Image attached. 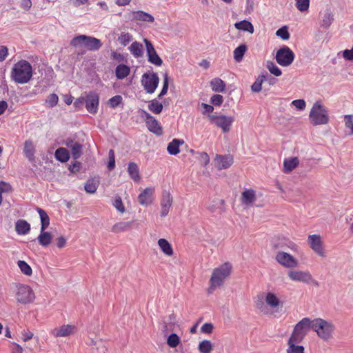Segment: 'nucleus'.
Masks as SVG:
<instances>
[{
	"mask_svg": "<svg viewBox=\"0 0 353 353\" xmlns=\"http://www.w3.org/2000/svg\"><path fill=\"white\" fill-rule=\"evenodd\" d=\"M154 193V188H146L138 196L139 202L142 205H148L152 203V196Z\"/></svg>",
	"mask_w": 353,
	"mask_h": 353,
	"instance_id": "nucleus-20",
	"label": "nucleus"
},
{
	"mask_svg": "<svg viewBox=\"0 0 353 353\" xmlns=\"http://www.w3.org/2000/svg\"><path fill=\"white\" fill-rule=\"evenodd\" d=\"M94 345H96L95 347L92 348V353H105L107 349L105 345H103L102 343L99 345H97V343H94Z\"/></svg>",
	"mask_w": 353,
	"mask_h": 353,
	"instance_id": "nucleus-62",
	"label": "nucleus"
},
{
	"mask_svg": "<svg viewBox=\"0 0 353 353\" xmlns=\"http://www.w3.org/2000/svg\"><path fill=\"white\" fill-rule=\"evenodd\" d=\"M85 108L90 114H96L98 111L99 105V96L94 92H90L84 97Z\"/></svg>",
	"mask_w": 353,
	"mask_h": 353,
	"instance_id": "nucleus-12",
	"label": "nucleus"
},
{
	"mask_svg": "<svg viewBox=\"0 0 353 353\" xmlns=\"http://www.w3.org/2000/svg\"><path fill=\"white\" fill-rule=\"evenodd\" d=\"M343 121L345 128L350 130V134L353 135V114L345 115Z\"/></svg>",
	"mask_w": 353,
	"mask_h": 353,
	"instance_id": "nucleus-52",
	"label": "nucleus"
},
{
	"mask_svg": "<svg viewBox=\"0 0 353 353\" xmlns=\"http://www.w3.org/2000/svg\"><path fill=\"white\" fill-rule=\"evenodd\" d=\"M18 267L21 272L26 276H31L32 274V268L24 261H18Z\"/></svg>",
	"mask_w": 353,
	"mask_h": 353,
	"instance_id": "nucleus-45",
	"label": "nucleus"
},
{
	"mask_svg": "<svg viewBox=\"0 0 353 353\" xmlns=\"http://www.w3.org/2000/svg\"><path fill=\"white\" fill-rule=\"evenodd\" d=\"M143 42L145 45L146 52L148 56V61L156 65L161 66L163 63V61L161 57L157 54L152 43L148 39H144Z\"/></svg>",
	"mask_w": 353,
	"mask_h": 353,
	"instance_id": "nucleus-14",
	"label": "nucleus"
},
{
	"mask_svg": "<svg viewBox=\"0 0 353 353\" xmlns=\"http://www.w3.org/2000/svg\"><path fill=\"white\" fill-rule=\"evenodd\" d=\"M141 116L145 119L146 125L150 132L158 136L163 134L161 126L154 117L143 110H141Z\"/></svg>",
	"mask_w": 353,
	"mask_h": 353,
	"instance_id": "nucleus-11",
	"label": "nucleus"
},
{
	"mask_svg": "<svg viewBox=\"0 0 353 353\" xmlns=\"http://www.w3.org/2000/svg\"><path fill=\"white\" fill-rule=\"evenodd\" d=\"M248 50V47L245 44H241L239 46L234 50V59L236 62H240Z\"/></svg>",
	"mask_w": 353,
	"mask_h": 353,
	"instance_id": "nucleus-38",
	"label": "nucleus"
},
{
	"mask_svg": "<svg viewBox=\"0 0 353 353\" xmlns=\"http://www.w3.org/2000/svg\"><path fill=\"white\" fill-rule=\"evenodd\" d=\"M132 40V35L128 32H121L118 37L119 43L126 46Z\"/></svg>",
	"mask_w": 353,
	"mask_h": 353,
	"instance_id": "nucleus-46",
	"label": "nucleus"
},
{
	"mask_svg": "<svg viewBox=\"0 0 353 353\" xmlns=\"http://www.w3.org/2000/svg\"><path fill=\"white\" fill-rule=\"evenodd\" d=\"M276 35L283 40H288L290 37V34L288 32V27L287 26H284L279 28L276 32Z\"/></svg>",
	"mask_w": 353,
	"mask_h": 353,
	"instance_id": "nucleus-47",
	"label": "nucleus"
},
{
	"mask_svg": "<svg viewBox=\"0 0 353 353\" xmlns=\"http://www.w3.org/2000/svg\"><path fill=\"white\" fill-rule=\"evenodd\" d=\"M291 104L299 110H303L306 106L305 101L303 99L294 100Z\"/></svg>",
	"mask_w": 353,
	"mask_h": 353,
	"instance_id": "nucleus-60",
	"label": "nucleus"
},
{
	"mask_svg": "<svg viewBox=\"0 0 353 353\" xmlns=\"http://www.w3.org/2000/svg\"><path fill=\"white\" fill-rule=\"evenodd\" d=\"M223 96H221L220 94H214L212 96V97L210 99V102L214 105H216V106L221 105L223 103Z\"/></svg>",
	"mask_w": 353,
	"mask_h": 353,
	"instance_id": "nucleus-58",
	"label": "nucleus"
},
{
	"mask_svg": "<svg viewBox=\"0 0 353 353\" xmlns=\"http://www.w3.org/2000/svg\"><path fill=\"white\" fill-rule=\"evenodd\" d=\"M299 163L297 157L285 159L283 161L284 172H290L299 165Z\"/></svg>",
	"mask_w": 353,
	"mask_h": 353,
	"instance_id": "nucleus-32",
	"label": "nucleus"
},
{
	"mask_svg": "<svg viewBox=\"0 0 353 353\" xmlns=\"http://www.w3.org/2000/svg\"><path fill=\"white\" fill-rule=\"evenodd\" d=\"M130 72V68L125 64H119L115 69V76L118 79H123Z\"/></svg>",
	"mask_w": 353,
	"mask_h": 353,
	"instance_id": "nucleus-30",
	"label": "nucleus"
},
{
	"mask_svg": "<svg viewBox=\"0 0 353 353\" xmlns=\"http://www.w3.org/2000/svg\"><path fill=\"white\" fill-rule=\"evenodd\" d=\"M261 76H263V83L267 82L269 85H273L277 82V79L274 77H272L271 75H270L267 72H265V73H262Z\"/></svg>",
	"mask_w": 353,
	"mask_h": 353,
	"instance_id": "nucleus-57",
	"label": "nucleus"
},
{
	"mask_svg": "<svg viewBox=\"0 0 353 353\" xmlns=\"http://www.w3.org/2000/svg\"><path fill=\"white\" fill-rule=\"evenodd\" d=\"M109 170H112L115 168V155L114 151L110 149L108 152V163L107 165Z\"/></svg>",
	"mask_w": 353,
	"mask_h": 353,
	"instance_id": "nucleus-53",
	"label": "nucleus"
},
{
	"mask_svg": "<svg viewBox=\"0 0 353 353\" xmlns=\"http://www.w3.org/2000/svg\"><path fill=\"white\" fill-rule=\"evenodd\" d=\"M213 328H214V326H213L212 323H205L201 326V332L205 333V334H210V333H212Z\"/></svg>",
	"mask_w": 353,
	"mask_h": 353,
	"instance_id": "nucleus-61",
	"label": "nucleus"
},
{
	"mask_svg": "<svg viewBox=\"0 0 353 353\" xmlns=\"http://www.w3.org/2000/svg\"><path fill=\"white\" fill-rule=\"evenodd\" d=\"M208 119L210 123L216 125L222 129L223 132L230 130L231 125L234 122V117L225 115H209Z\"/></svg>",
	"mask_w": 353,
	"mask_h": 353,
	"instance_id": "nucleus-10",
	"label": "nucleus"
},
{
	"mask_svg": "<svg viewBox=\"0 0 353 353\" xmlns=\"http://www.w3.org/2000/svg\"><path fill=\"white\" fill-rule=\"evenodd\" d=\"M70 45L75 48L83 46L90 51H97L102 47V42L97 38L81 34L74 37Z\"/></svg>",
	"mask_w": 353,
	"mask_h": 353,
	"instance_id": "nucleus-5",
	"label": "nucleus"
},
{
	"mask_svg": "<svg viewBox=\"0 0 353 353\" xmlns=\"http://www.w3.org/2000/svg\"><path fill=\"white\" fill-rule=\"evenodd\" d=\"M256 200L255 191L252 189L245 190L242 192L241 201L246 205H251Z\"/></svg>",
	"mask_w": 353,
	"mask_h": 353,
	"instance_id": "nucleus-26",
	"label": "nucleus"
},
{
	"mask_svg": "<svg viewBox=\"0 0 353 353\" xmlns=\"http://www.w3.org/2000/svg\"><path fill=\"white\" fill-rule=\"evenodd\" d=\"M16 299L18 303L26 305L32 303L35 299V296L29 285L19 284L17 286Z\"/></svg>",
	"mask_w": 353,
	"mask_h": 353,
	"instance_id": "nucleus-6",
	"label": "nucleus"
},
{
	"mask_svg": "<svg viewBox=\"0 0 353 353\" xmlns=\"http://www.w3.org/2000/svg\"><path fill=\"white\" fill-rule=\"evenodd\" d=\"M184 143L183 140L174 139L170 143H168L167 147L168 152L171 155H176L179 153V146Z\"/></svg>",
	"mask_w": 353,
	"mask_h": 353,
	"instance_id": "nucleus-28",
	"label": "nucleus"
},
{
	"mask_svg": "<svg viewBox=\"0 0 353 353\" xmlns=\"http://www.w3.org/2000/svg\"><path fill=\"white\" fill-rule=\"evenodd\" d=\"M265 302L269 306H270L272 308L279 306L280 303V301L279 300V299L272 292L267 293L265 296Z\"/></svg>",
	"mask_w": 353,
	"mask_h": 353,
	"instance_id": "nucleus-44",
	"label": "nucleus"
},
{
	"mask_svg": "<svg viewBox=\"0 0 353 353\" xmlns=\"http://www.w3.org/2000/svg\"><path fill=\"white\" fill-rule=\"evenodd\" d=\"M233 163L234 158L231 154H216L214 159L215 166L219 170L229 168Z\"/></svg>",
	"mask_w": 353,
	"mask_h": 353,
	"instance_id": "nucleus-16",
	"label": "nucleus"
},
{
	"mask_svg": "<svg viewBox=\"0 0 353 353\" xmlns=\"http://www.w3.org/2000/svg\"><path fill=\"white\" fill-rule=\"evenodd\" d=\"M128 172L130 177L134 181H139L141 179L139 174V168L137 164L134 162H130L128 166Z\"/></svg>",
	"mask_w": 353,
	"mask_h": 353,
	"instance_id": "nucleus-29",
	"label": "nucleus"
},
{
	"mask_svg": "<svg viewBox=\"0 0 353 353\" xmlns=\"http://www.w3.org/2000/svg\"><path fill=\"white\" fill-rule=\"evenodd\" d=\"M310 248L316 252L319 256L325 257V252L323 247V243L320 235L313 234L310 235Z\"/></svg>",
	"mask_w": 353,
	"mask_h": 353,
	"instance_id": "nucleus-17",
	"label": "nucleus"
},
{
	"mask_svg": "<svg viewBox=\"0 0 353 353\" xmlns=\"http://www.w3.org/2000/svg\"><path fill=\"white\" fill-rule=\"evenodd\" d=\"M148 109L153 113L158 114L162 112L163 105L158 100L153 99L150 101Z\"/></svg>",
	"mask_w": 353,
	"mask_h": 353,
	"instance_id": "nucleus-43",
	"label": "nucleus"
},
{
	"mask_svg": "<svg viewBox=\"0 0 353 353\" xmlns=\"http://www.w3.org/2000/svg\"><path fill=\"white\" fill-rule=\"evenodd\" d=\"M301 342H291L288 341V348L287 349V353H304V347L302 345L298 344Z\"/></svg>",
	"mask_w": 353,
	"mask_h": 353,
	"instance_id": "nucleus-40",
	"label": "nucleus"
},
{
	"mask_svg": "<svg viewBox=\"0 0 353 353\" xmlns=\"http://www.w3.org/2000/svg\"><path fill=\"white\" fill-rule=\"evenodd\" d=\"M11 79L17 83H27L32 77V67L26 60L16 63L11 71Z\"/></svg>",
	"mask_w": 353,
	"mask_h": 353,
	"instance_id": "nucleus-2",
	"label": "nucleus"
},
{
	"mask_svg": "<svg viewBox=\"0 0 353 353\" xmlns=\"http://www.w3.org/2000/svg\"><path fill=\"white\" fill-rule=\"evenodd\" d=\"M128 49L134 57L139 58L143 57V47L141 43L138 41H134L128 48Z\"/></svg>",
	"mask_w": 353,
	"mask_h": 353,
	"instance_id": "nucleus-31",
	"label": "nucleus"
},
{
	"mask_svg": "<svg viewBox=\"0 0 353 353\" xmlns=\"http://www.w3.org/2000/svg\"><path fill=\"white\" fill-rule=\"evenodd\" d=\"M15 230L19 235H26L30 230V225L23 219L18 220L15 224Z\"/></svg>",
	"mask_w": 353,
	"mask_h": 353,
	"instance_id": "nucleus-24",
	"label": "nucleus"
},
{
	"mask_svg": "<svg viewBox=\"0 0 353 353\" xmlns=\"http://www.w3.org/2000/svg\"><path fill=\"white\" fill-rule=\"evenodd\" d=\"M122 101L123 98L121 95H115L109 99L108 104L112 108H115L122 103Z\"/></svg>",
	"mask_w": 353,
	"mask_h": 353,
	"instance_id": "nucleus-55",
	"label": "nucleus"
},
{
	"mask_svg": "<svg viewBox=\"0 0 353 353\" xmlns=\"http://www.w3.org/2000/svg\"><path fill=\"white\" fill-rule=\"evenodd\" d=\"M158 245L160 247L161 251L168 256H172L173 254V250L170 243L165 239H160L158 241Z\"/></svg>",
	"mask_w": 353,
	"mask_h": 353,
	"instance_id": "nucleus-37",
	"label": "nucleus"
},
{
	"mask_svg": "<svg viewBox=\"0 0 353 353\" xmlns=\"http://www.w3.org/2000/svg\"><path fill=\"white\" fill-rule=\"evenodd\" d=\"M266 67L270 72L276 77H279L282 74L279 68L272 61H268Z\"/></svg>",
	"mask_w": 353,
	"mask_h": 353,
	"instance_id": "nucleus-48",
	"label": "nucleus"
},
{
	"mask_svg": "<svg viewBox=\"0 0 353 353\" xmlns=\"http://www.w3.org/2000/svg\"><path fill=\"white\" fill-rule=\"evenodd\" d=\"M296 6L300 11H305L309 8V0H296Z\"/></svg>",
	"mask_w": 353,
	"mask_h": 353,
	"instance_id": "nucleus-56",
	"label": "nucleus"
},
{
	"mask_svg": "<svg viewBox=\"0 0 353 353\" xmlns=\"http://www.w3.org/2000/svg\"><path fill=\"white\" fill-rule=\"evenodd\" d=\"M212 349V344L211 341L208 340L201 341L198 346V350L200 353H211Z\"/></svg>",
	"mask_w": 353,
	"mask_h": 353,
	"instance_id": "nucleus-42",
	"label": "nucleus"
},
{
	"mask_svg": "<svg viewBox=\"0 0 353 353\" xmlns=\"http://www.w3.org/2000/svg\"><path fill=\"white\" fill-rule=\"evenodd\" d=\"M141 82L145 92L152 94L158 87L159 78L155 72H146L142 75Z\"/></svg>",
	"mask_w": 353,
	"mask_h": 353,
	"instance_id": "nucleus-7",
	"label": "nucleus"
},
{
	"mask_svg": "<svg viewBox=\"0 0 353 353\" xmlns=\"http://www.w3.org/2000/svg\"><path fill=\"white\" fill-rule=\"evenodd\" d=\"M8 55V49L5 46H0V62L3 61Z\"/></svg>",
	"mask_w": 353,
	"mask_h": 353,
	"instance_id": "nucleus-63",
	"label": "nucleus"
},
{
	"mask_svg": "<svg viewBox=\"0 0 353 353\" xmlns=\"http://www.w3.org/2000/svg\"><path fill=\"white\" fill-rule=\"evenodd\" d=\"M55 158L60 162H67L70 159L69 151L65 148H59L55 151Z\"/></svg>",
	"mask_w": 353,
	"mask_h": 353,
	"instance_id": "nucleus-35",
	"label": "nucleus"
},
{
	"mask_svg": "<svg viewBox=\"0 0 353 353\" xmlns=\"http://www.w3.org/2000/svg\"><path fill=\"white\" fill-rule=\"evenodd\" d=\"M112 205L121 213H123L125 211V208L123 205L121 197L119 195H116L114 196V200L112 203Z\"/></svg>",
	"mask_w": 353,
	"mask_h": 353,
	"instance_id": "nucleus-50",
	"label": "nucleus"
},
{
	"mask_svg": "<svg viewBox=\"0 0 353 353\" xmlns=\"http://www.w3.org/2000/svg\"><path fill=\"white\" fill-rule=\"evenodd\" d=\"M75 326L72 325H63L60 327L54 328L50 333L54 337H66L72 334L74 332Z\"/></svg>",
	"mask_w": 353,
	"mask_h": 353,
	"instance_id": "nucleus-18",
	"label": "nucleus"
},
{
	"mask_svg": "<svg viewBox=\"0 0 353 353\" xmlns=\"http://www.w3.org/2000/svg\"><path fill=\"white\" fill-rule=\"evenodd\" d=\"M132 18L134 20L150 23H152L154 21V18L152 15L142 10L133 11L132 12Z\"/></svg>",
	"mask_w": 353,
	"mask_h": 353,
	"instance_id": "nucleus-21",
	"label": "nucleus"
},
{
	"mask_svg": "<svg viewBox=\"0 0 353 353\" xmlns=\"http://www.w3.org/2000/svg\"><path fill=\"white\" fill-rule=\"evenodd\" d=\"M294 54L293 51L288 46H284L276 52V61L281 66H288L294 61Z\"/></svg>",
	"mask_w": 353,
	"mask_h": 353,
	"instance_id": "nucleus-9",
	"label": "nucleus"
},
{
	"mask_svg": "<svg viewBox=\"0 0 353 353\" xmlns=\"http://www.w3.org/2000/svg\"><path fill=\"white\" fill-rule=\"evenodd\" d=\"M288 276L291 280L295 281L307 282L309 279L307 273L302 271L291 270L289 272Z\"/></svg>",
	"mask_w": 353,
	"mask_h": 353,
	"instance_id": "nucleus-27",
	"label": "nucleus"
},
{
	"mask_svg": "<svg viewBox=\"0 0 353 353\" xmlns=\"http://www.w3.org/2000/svg\"><path fill=\"white\" fill-rule=\"evenodd\" d=\"M63 144L67 146L71 152L74 159H78L83 154V145L72 138L63 140Z\"/></svg>",
	"mask_w": 353,
	"mask_h": 353,
	"instance_id": "nucleus-15",
	"label": "nucleus"
},
{
	"mask_svg": "<svg viewBox=\"0 0 353 353\" xmlns=\"http://www.w3.org/2000/svg\"><path fill=\"white\" fill-rule=\"evenodd\" d=\"M275 259L280 265L287 268H293L298 266L297 260L285 252H279L275 256Z\"/></svg>",
	"mask_w": 353,
	"mask_h": 353,
	"instance_id": "nucleus-13",
	"label": "nucleus"
},
{
	"mask_svg": "<svg viewBox=\"0 0 353 353\" xmlns=\"http://www.w3.org/2000/svg\"><path fill=\"white\" fill-rule=\"evenodd\" d=\"M99 186V181L93 179H88L85 183V190L90 194L94 193Z\"/></svg>",
	"mask_w": 353,
	"mask_h": 353,
	"instance_id": "nucleus-41",
	"label": "nucleus"
},
{
	"mask_svg": "<svg viewBox=\"0 0 353 353\" xmlns=\"http://www.w3.org/2000/svg\"><path fill=\"white\" fill-rule=\"evenodd\" d=\"M132 223L131 221L117 223L112 227L111 231L116 234L128 231L131 228Z\"/></svg>",
	"mask_w": 353,
	"mask_h": 353,
	"instance_id": "nucleus-33",
	"label": "nucleus"
},
{
	"mask_svg": "<svg viewBox=\"0 0 353 353\" xmlns=\"http://www.w3.org/2000/svg\"><path fill=\"white\" fill-rule=\"evenodd\" d=\"M330 120L327 108L321 101L314 103L310 109V123L314 125H325Z\"/></svg>",
	"mask_w": 353,
	"mask_h": 353,
	"instance_id": "nucleus-4",
	"label": "nucleus"
},
{
	"mask_svg": "<svg viewBox=\"0 0 353 353\" xmlns=\"http://www.w3.org/2000/svg\"><path fill=\"white\" fill-rule=\"evenodd\" d=\"M179 343H180V339L178 336V335L174 333L171 334L167 339V344L170 347H177L178 345L179 344Z\"/></svg>",
	"mask_w": 353,
	"mask_h": 353,
	"instance_id": "nucleus-49",
	"label": "nucleus"
},
{
	"mask_svg": "<svg viewBox=\"0 0 353 353\" xmlns=\"http://www.w3.org/2000/svg\"><path fill=\"white\" fill-rule=\"evenodd\" d=\"M58 101L59 97L57 94L52 93L48 97L46 103L49 108H53L57 104Z\"/></svg>",
	"mask_w": 353,
	"mask_h": 353,
	"instance_id": "nucleus-54",
	"label": "nucleus"
},
{
	"mask_svg": "<svg viewBox=\"0 0 353 353\" xmlns=\"http://www.w3.org/2000/svg\"><path fill=\"white\" fill-rule=\"evenodd\" d=\"M111 57L112 59L117 61L118 62H123L125 61V57L123 54L119 53L116 51L111 52Z\"/></svg>",
	"mask_w": 353,
	"mask_h": 353,
	"instance_id": "nucleus-64",
	"label": "nucleus"
},
{
	"mask_svg": "<svg viewBox=\"0 0 353 353\" xmlns=\"http://www.w3.org/2000/svg\"><path fill=\"white\" fill-rule=\"evenodd\" d=\"M172 204V196L168 192H163L162 199L161 201V216H165L168 215L170 209Z\"/></svg>",
	"mask_w": 353,
	"mask_h": 353,
	"instance_id": "nucleus-19",
	"label": "nucleus"
},
{
	"mask_svg": "<svg viewBox=\"0 0 353 353\" xmlns=\"http://www.w3.org/2000/svg\"><path fill=\"white\" fill-rule=\"evenodd\" d=\"M52 238V234L50 232L41 230L40 234L37 236V241L41 246L48 247L51 243Z\"/></svg>",
	"mask_w": 353,
	"mask_h": 353,
	"instance_id": "nucleus-25",
	"label": "nucleus"
},
{
	"mask_svg": "<svg viewBox=\"0 0 353 353\" xmlns=\"http://www.w3.org/2000/svg\"><path fill=\"white\" fill-rule=\"evenodd\" d=\"M234 27L237 30L247 31L251 34H252L254 30V26L251 23V22L246 21V20H243V21L235 23Z\"/></svg>",
	"mask_w": 353,
	"mask_h": 353,
	"instance_id": "nucleus-36",
	"label": "nucleus"
},
{
	"mask_svg": "<svg viewBox=\"0 0 353 353\" xmlns=\"http://www.w3.org/2000/svg\"><path fill=\"white\" fill-rule=\"evenodd\" d=\"M23 152L26 156V157L31 162L34 161L35 159L34 156V146L33 145V143L30 140H27L24 143V148H23Z\"/></svg>",
	"mask_w": 353,
	"mask_h": 353,
	"instance_id": "nucleus-23",
	"label": "nucleus"
},
{
	"mask_svg": "<svg viewBox=\"0 0 353 353\" xmlns=\"http://www.w3.org/2000/svg\"><path fill=\"white\" fill-rule=\"evenodd\" d=\"M310 328L323 341L327 342L334 337L335 325L331 321L316 318L310 321Z\"/></svg>",
	"mask_w": 353,
	"mask_h": 353,
	"instance_id": "nucleus-1",
	"label": "nucleus"
},
{
	"mask_svg": "<svg viewBox=\"0 0 353 353\" xmlns=\"http://www.w3.org/2000/svg\"><path fill=\"white\" fill-rule=\"evenodd\" d=\"M36 210L41 219V230H46L50 225V217L44 210L40 208H37Z\"/></svg>",
	"mask_w": 353,
	"mask_h": 353,
	"instance_id": "nucleus-34",
	"label": "nucleus"
},
{
	"mask_svg": "<svg viewBox=\"0 0 353 353\" xmlns=\"http://www.w3.org/2000/svg\"><path fill=\"white\" fill-rule=\"evenodd\" d=\"M211 86L213 91L222 92L225 90V84L223 81L219 78H215L211 81Z\"/></svg>",
	"mask_w": 353,
	"mask_h": 353,
	"instance_id": "nucleus-39",
	"label": "nucleus"
},
{
	"mask_svg": "<svg viewBox=\"0 0 353 353\" xmlns=\"http://www.w3.org/2000/svg\"><path fill=\"white\" fill-rule=\"evenodd\" d=\"M321 17L322 18L321 26L325 29L331 26L334 19L333 13L329 10L321 12Z\"/></svg>",
	"mask_w": 353,
	"mask_h": 353,
	"instance_id": "nucleus-22",
	"label": "nucleus"
},
{
	"mask_svg": "<svg viewBox=\"0 0 353 353\" xmlns=\"http://www.w3.org/2000/svg\"><path fill=\"white\" fill-rule=\"evenodd\" d=\"M263 76L259 75L254 83L251 86V90L253 92H259L262 89V83H263Z\"/></svg>",
	"mask_w": 353,
	"mask_h": 353,
	"instance_id": "nucleus-51",
	"label": "nucleus"
},
{
	"mask_svg": "<svg viewBox=\"0 0 353 353\" xmlns=\"http://www.w3.org/2000/svg\"><path fill=\"white\" fill-rule=\"evenodd\" d=\"M168 90V76L165 75L163 79V85L161 92L158 95V99H161L164 95L166 94Z\"/></svg>",
	"mask_w": 353,
	"mask_h": 353,
	"instance_id": "nucleus-59",
	"label": "nucleus"
},
{
	"mask_svg": "<svg viewBox=\"0 0 353 353\" xmlns=\"http://www.w3.org/2000/svg\"><path fill=\"white\" fill-rule=\"evenodd\" d=\"M307 327H309V318L305 317L295 325L289 340L291 342H301L306 335Z\"/></svg>",
	"mask_w": 353,
	"mask_h": 353,
	"instance_id": "nucleus-8",
	"label": "nucleus"
},
{
	"mask_svg": "<svg viewBox=\"0 0 353 353\" xmlns=\"http://www.w3.org/2000/svg\"><path fill=\"white\" fill-rule=\"evenodd\" d=\"M232 266L230 263L225 262L221 265L214 269L210 279V287L208 289V294L219 287L223 285L225 279L230 275Z\"/></svg>",
	"mask_w": 353,
	"mask_h": 353,
	"instance_id": "nucleus-3",
	"label": "nucleus"
}]
</instances>
